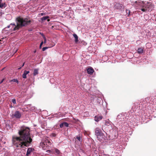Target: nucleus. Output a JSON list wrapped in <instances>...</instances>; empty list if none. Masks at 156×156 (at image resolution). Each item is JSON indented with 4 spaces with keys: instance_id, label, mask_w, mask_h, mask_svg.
I'll return each mask as SVG.
<instances>
[{
    "instance_id": "obj_1",
    "label": "nucleus",
    "mask_w": 156,
    "mask_h": 156,
    "mask_svg": "<svg viewBox=\"0 0 156 156\" xmlns=\"http://www.w3.org/2000/svg\"><path fill=\"white\" fill-rule=\"evenodd\" d=\"M30 129L27 127L22 126L18 131L19 136L12 137V143L14 146L18 148L28 147L32 141L30 133Z\"/></svg>"
},
{
    "instance_id": "obj_2",
    "label": "nucleus",
    "mask_w": 156,
    "mask_h": 156,
    "mask_svg": "<svg viewBox=\"0 0 156 156\" xmlns=\"http://www.w3.org/2000/svg\"><path fill=\"white\" fill-rule=\"evenodd\" d=\"M16 25L15 23H12L7 26V27L9 28L11 26H13L11 27V29L12 31H15L19 30L21 27L29 24L31 22L30 20L27 18H23L20 17L16 18Z\"/></svg>"
},
{
    "instance_id": "obj_3",
    "label": "nucleus",
    "mask_w": 156,
    "mask_h": 156,
    "mask_svg": "<svg viewBox=\"0 0 156 156\" xmlns=\"http://www.w3.org/2000/svg\"><path fill=\"white\" fill-rule=\"evenodd\" d=\"M152 4L151 2H147L145 3L143 1L140 10L143 12H145L147 9L148 10H150V9L152 7Z\"/></svg>"
},
{
    "instance_id": "obj_4",
    "label": "nucleus",
    "mask_w": 156,
    "mask_h": 156,
    "mask_svg": "<svg viewBox=\"0 0 156 156\" xmlns=\"http://www.w3.org/2000/svg\"><path fill=\"white\" fill-rule=\"evenodd\" d=\"M51 143L50 141L46 139H43L42 142L40 143V147L43 149H45V147H47L51 145Z\"/></svg>"
},
{
    "instance_id": "obj_5",
    "label": "nucleus",
    "mask_w": 156,
    "mask_h": 156,
    "mask_svg": "<svg viewBox=\"0 0 156 156\" xmlns=\"http://www.w3.org/2000/svg\"><path fill=\"white\" fill-rule=\"evenodd\" d=\"M95 134L98 139L100 141L104 139V135L101 130L99 128H96L95 129Z\"/></svg>"
},
{
    "instance_id": "obj_6",
    "label": "nucleus",
    "mask_w": 156,
    "mask_h": 156,
    "mask_svg": "<svg viewBox=\"0 0 156 156\" xmlns=\"http://www.w3.org/2000/svg\"><path fill=\"white\" fill-rule=\"evenodd\" d=\"M142 2L143 1L139 0L136 1L134 2L133 5L136 9L140 10Z\"/></svg>"
},
{
    "instance_id": "obj_7",
    "label": "nucleus",
    "mask_w": 156,
    "mask_h": 156,
    "mask_svg": "<svg viewBox=\"0 0 156 156\" xmlns=\"http://www.w3.org/2000/svg\"><path fill=\"white\" fill-rule=\"evenodd\" d=\"M114 7L115 8L121 10H124V7L123 5L120 3H116L115 4Z\"/></svg>"
},
{
    "instance_id": "obj_8",
    "label": "nucleus",
    "mask_w": 156,
    "mask_h": 156,
    "mask_svg": "<svg viewBox=\"0 0 156 156\" xmlns=\"http://www.w3.org/2000/svg\"><path fill=\"white\" fill-rule=\"evenodd\" d=\"M13 116L16 118H20L21 116V114L19 111H16L13 114Z\"/></svg>"
},
{
    "instance_id": "obj_9",
    "label": "nucleus",
    "mask_w": 156,
    "mask_h": 156,
    "mask_svg": "<svg viewBox=\"0 0 156 156\" xmlns=\"http://www.w3.org/2000/svg\"><path fill=\"white\" fill-rule=\"evenodd\" d=\"M102 116L101 115H97L94 118L95 121L96 122H98L99 121L101 120L102 118Z\"/></svg>"
},
{
    "instance_id": "obj_10",
    "label": "nucleus",
    "mask_w": 156,
    "mask_h": 156,
    "mask_svg": "<svg viewBox=\"0 0 156 156\" xmlns=\"http://www.w3.org/2000/svg\"><path fill=\"white\" fill-rule=\"evenodd\" d=\"M87 71L88 74H91L94 72V70L92 68H90L87 69Z\"/></svg>"
},
{
    "instance_id": "obj_11",
    "label": "nucleus",
    "mask_w": 156,
    "mask_h": 156,
    "mask_svg": "<svg viewBox=\"0 0 156 156\" xmlns=\"http://www.w3.org/2000/svg\"><path fill=\"white\" fill-rule=\"evenodd\" d=\"M30 73L29 71L25 70L22 75V77L23 78L25 79L27 78L26 75Z\"/></svg>"
},
{
    "instance_id": "obj_12",
    "label": "nucleus",
    "mask_w": 156,
    "mask_h": 156,
    "mask_svg": "<svg viewBox=\"0 0 156 156\" xmlns=\"http://www.w3.org/2000/svg\"><path fill=\"white\" fill-rule=\"evenodd\" d=\"M49 18V16H44L41 18V20L43 22L44 20L47 19V21L48 22H49L50 21V20L49 19H48Z\"/></svg>"
},
{
    "instance_id": "obj_13",
    "label": "nucleus",
    "mask_w": 156,
    "mask_h": 156,
    "mask_svg": "<svg viewBox=\"0 0 156 156\" xmlns=\"http://www.w3.org/2000/svg\"><path fill=\"white\" fill-rule=\"evenodd\" d=\"M32 151V149L31 148H28L27 149V153H26V155L27 156H28L29 155L30 153Z\"/></svg>"
},
{
    "instance_id": "obj_14",
    "label": "nucleus",
    "mask_w": 156,
    "mask_h": 156,
    "mask_svg": "<svg viewBox=\"0 0 156 156\" xmlns=\"http://www.w3.org/2000/svg\"><path fill=\"white\" fill-rule=\"evenodd\" d=\"M73 36L75 38V42L76 43H77L78 42V41H79L78 39V36L76 34H73Z\"/></svg>"
},
{
    "instance_id": "obj_15",
    "label": "nucleus",
    "mask_w": 156,
    "mask_h": 156,
    "mask_svg": "<svg viewBox=\"0 0 156 156\" xmlns=\"http://www.w3.org/2000/svg\"><path fill=\"white\" fill-rule=\"evenodd\" d=\"M6 4L5 3H3L0 4V8L1 9H3L6 6Z\"/></svg>"
},
{
    "instance_id": "obj_16",
    "label": "nucleus",
    "mask_w": 156,
    "mask_h": 156,
    "mask_svg": "<svg viewBox=\"0 0 156 156\" xmlns=\"http://www.w3.org/2000/svg\"><path fill=\"white\" fill-rule=\"evenodd\" d=\"M76 139H77L78 141L80 142L82 141L81 136L80 135L76 136Z\"/></svg>"
},
{
    "instance_id": "obj_17",
    "label": "nucleus",
    "mask_w": 156,
    "mask_h": 156,
    "mask_svg": "<svg viewBox=\"0 0 156 156\" xmlns=\"http://www.w3.org/2000/svg\"><path fill=\"white\" fill-rule=\"evenodd\" d=\"M143 49L142 48H139L138 49L137 52L139 54H141L143 52Z\"/></svg>"
},
{
    "instance_id": "obj_18",
    "label": "nucleus",
    "mask_w": 156,
    "mask_h": 156,
    "mask_svg": "<svg viewBox=\"0 0 156 156\" xmlns=\"http://www.w3.org/2000/svg\"><path fill=\"white\" fill-rule=\"evenodd\" d=\"M38 69H35L34 70L33 74L34 76H36L38 74Z\"/></svg>"
},
{
    "instance_id": "obj_19",
    "label": "nucleus",
    "mask_w": 156,
    "mask_h": 156,
    "mask_svg": "<svg viewBox=\"0 0 156 156\" xmlns=\"http://www.w3.org/2000/svg\"><path fill=\"white\" fill-rule=\"evenodd\" d=\"M16 82L17 83H19V82H18V80H17V79H13L12 80H11L10 81V82Z\"/></svg>"
},
{
    "instance_id": "obj_20",
    "label": "nucleus",
    "mask_w": 156,
    "mask_h": 156,
    "mask_svg": "<svg viewBox=\"0 0 156 156\" xmlns=\"http://www.w3.org/2000/svg\"><path fill=\"white\" fill-rule=\"evenodd\" d=\"M105 124L107 126H108L110 125V123L109 121L108 120L106 121Z\"/></svg>"
},
{
    "instance_id": "obj_21",
    "label": "nucleus",
    "mask_w": 156,
    "mask_h": 156,
    "mask_svg": "<svg viewBox=\"0 0 156 156\" xmlns=\"http://www.w3.org/2000/svg\"><path fill=\"white\" fill-rule=\"evenodd\" d=\"M42 36L44 40V43H46V39L45 38V36L44 35L42 34Z\"/></svg>"
},
{
    "instance_id": "obj_22",
    "label": "nucleus",
    "mask_w": 156,
    "mask_h": 156,
    "mask_svg": "<svg viewBox=\"0 0 156 156\" xmlns=\"http://www.w3.org/2000/svg\"><path fill=\"white\" fill-rule=\"evenodd\" d=\"M64 126L66 127H68L69 126V124L66 122H64Z\"/></svg>"
},
{
    "instance_id": "obj_23",
    "label": "nucleus",
    "mask_w": 156,
    "mask_h": 156,
    "mask_svg": "<svg viewBox=\"0 0 156 156\" xmlns=\"http://www.w3.org/2000/svg\"><path fill=\"white\" fill-rule=\"evenodd\" d=\"M55 152L57 154H59L60 153V151H59L58 150V149H56L55 150Z\"/></svg>"
},
{
    "instance_id": "obj_24",
    "label": "nucleus",
    "mask_w": 156,
    "mask_h": 156,
    "mask_svg": "<svg viewBox=\"0 0 156 156\" xmlns=\"http://www.w3.org/2000/svg\"><path fill=\"white\" fill-rule=\"evenodd\" d=\"M64 126V122H62V123H61V124H60L59 126L60 128H62Z\"/></svg>"
},
{
    "instance_id": "obj_25",
    "label": "nucleus",
    "mask_w": 156,
    "mask_h": 156,
    "mask_svg": "<svg viewBox=\"0 0 156 156\" xmlns=\"http://www.w3.org/2000/svg\"><path fill=\"white\" fill-rule=\"evenodd\" d=\"M12 102L14 104H16V99H12Z\"/></svg>"
},
{
    "instance_id": "obj_26",
    "label": "nucleus",
    "mask_w": 156,
    "mask_h": 156,
    "mask_svg": "<svg viewBox=\"0 0 156 156\" xmlns=\"http://www.w3.org/2000/svg\"><path fill=\"white\" fill-rule=\"evenodd\" d=\"M48 48V47H44L42 48V51H45Z\"/></svg>"
},
{
    "instance_id": "obj_27",
    "label": "nucleus",
    "mask_w": 156,
    "mask_h": 156,
    "mask_svg": "<svg viewBox=\"0 0 156 156\" xmlns=\"http://www.w3.org/2000/svg\"><path fill=\"white\" fill-rule=\"evenodd\" d=\"M43 43V41H42L41 42V43L40 44V48H41V46L42 45Z\"/></svg>"
},
{
    "instance_id": "obj_28",
    "label": "nucleus",
    "mask_w": 156,
    "mask_h": 156,
    "mask_svg": "<svg viewBox=\"0 0 156 156\" xmlns=\"http://www.w3.org/2000/svg\"><path fill=\"white\" fill-rule=\"evenodd\" d=\"M126 12H127V13L128 12L129 15V13H130V11L128 9H126Z\"/></svg>"
},
{
    "instance_id": "obj_29",
    "label": "nucleus",
    "mask_w": 156,
    "mask_h": 156,
    "mask_svg": "<svg viewBox=\"0 0 156 156\" xmlns=\"http://www.w3.org/2000/svg\"><path fill=\"white\" fill-rule=\"evenodd\" d=\"M4 80V79H3L0 82V84L2 83L3 82Z\"/></svg>"
},
{
    "instance_id": "obj_30",
    "label": "nucleus",
    "mask_w": 156,
    "mask_h": 156,
    "mask_svg": "<svg viewBox=\"0 0 156 156\" xmlns=\"http://www.w3.org/2000/svg\"><path fill=\"white\" fill-rule=\"evenodd\" d=\"M47 152H51V151L50 150H48L47 151H46Z\"/></svg>"
},
{
    "instance_id": "obj_31",
    "label": "nucleus",
    "mask_w": 156,
    "mask_h": 156,
    "mask_svg": "<svg viewBox=\"0 0 156 156\" xmlns=\"http://www.w3.org/2000/svg\"><path fill=\"white\" fill-rule=\"evenodd\" d=\"M2 0H0V4L1 3H2Z\"/></svg>"
},
{
    "instance_id": "obj_32",
    "label": "nucleus",
    "mask_w": 156,
    "mask_h": 156,
    "mask_svg": "<svg viewBox=\"0 0 156 156\" xmlns=\"http://www.w3.org/2000/svg\"><path fill=\"white\" fill-rule=\"evenodd\" d=\"M41 14L42 16L43 15V13H41Z\"/></svg>"
},
{
    "instance_id": "obj_33",
    "label": "nucleus",
    "mask_w": 156,
    "mask_h": 156,
    "mask_svg": "<svg viewBox=\"0 0 156 156\" xmlns=\"http://www.w3.org/2000/svg\"><path fill=\"white\" fill-rule=\"evenodd\" d=\"M24 64V63H23V64L22 65V66H23Z\"/></svg>"
},
{
    "instance_id": "obj_34",
    "label": "nucleus",
    "mask_w": 156,
    "mask_h": 156,
    "mask_svg": "<svg viewBox=\"0 0 156 156\" xmlns=\"http://www.w3.org/2000/svg\"><path fill=\"white\" fill-rule=\"evenodd\" d=\"M55 136V134H54V135L53 136Z\"/></svg>"
}]
</instances>
